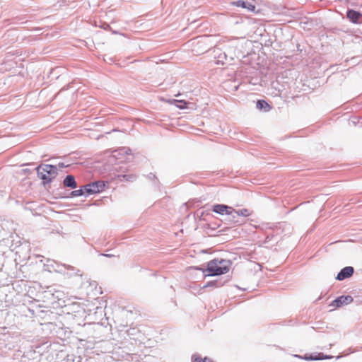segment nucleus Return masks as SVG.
<instances>
[{"label": "nucleus", "mask_w": 362, "mask_h": 362, "mask_svg": "<svg viewBox=\"0 0 362 362\" xmlns=\"http://www.w3.org/2000/svg\"><path fill=\"white\" fill-rule=\"evenodd\" d=\"M231 264L232 262L230 260L222 258H215L208 262L207 268L203 270V272H209L208 274H205V276L224 274L229 271Z\"/></svg>", "instance_id": "1"}, {"label": "nucleus", "mask_w": 362, "mask_h": 362, "mask_svg": "<svg viewBox=\"0 0 362 362\" xmlns=\"http://www.w3.org/2000/svg\"><path fill=\"white\" fill-rule=\"evenodd\" d=\"M37 177L42 180L44 185L50 183L57 175V166L49 164H41L36 168Z\"/></svg>", "instance_id": "2"}, {"label": "nucleus", "mask_w": 362, "mask_h": 362, "mask_svg": "<svg viewBox=\"0 0 362 362\" xmlns=\"http://www.w3.org/2000/svg\"><path fill=\"white\" fill-rule=\"evenodd\" d=\"M107 185H108V182L102 180H97L85 185L86 197L103 192Z\"/></svg>", "instance_id": "3"}, {"label": "nucleus", "mask_w": 362, "mask_h": 362, "mask_svg": "<svg viewBox=\"0 0 362 362\" xmlns=\"http://www.w3.org/2000/svg\"><path fill=\"white\" fill-rule=\"evenodd\" d=\"M212 211L219 215L227 216L226 221L231 223L233 207L223 204H216L212 206Z\"/></svg>", "instance_id": "4"}, {"label": "nucleus", "mask_w": 362, "mask_h": 362, "mask_svg": "<svg viewBox=\"0 0 362 362\" xmlns=\"http://www.w3.org/2000/svg\"><path fill=\"white\" fill-rule=\"evenodd\" d=\"M214 57L217 59L216 64H224L227 62L231 63L233 60V57L228 56V54L225 52H222L218 48H215L214 50Z\"/></svg>", "instance_id": "5"}, {"label": "nucleus", "mask_w": 362, "mask_h": 362, "mask_svg": "<svg viewBox=\"0 0 362 362\" xmlns=\"http://www.w3.org/2000/svg\"><path fill=\"white\" fill-rule=\"evenodd\" d=\"M354 298L351 296H341L336 298L330 304L331 306L339 308L342 305H346L352 303Z\"/></svg>", "instance_id": "6"}, {"label": "nucleus", "mask_w": 362, "mask_h": 362, "mask_svg": "<svg viewBox=\"0 0 362 362\" xmlns=\"http://www.w3.org/2000/svg\"><path fill=\"white\" fill-rule=\"evenodd\" d=\"M354 272V269L353 267L347 266L344 267L340 270V272L338 273L336 279L338 281H342L346 279H348L351 277Z\"/></svg>", "instance_id": "7"}, {"label": "nucleus", "mask_w": 362, "mask_h": 362, "mask_svg": "<svg viewBox=\"0 0 362 362\" xmlns=\"http://www.w3.org/2000/svg\"><path fill=\"white\" fill-rule=\"evenodd\" d=\"M250 214H251V213L247 209H242L236 210L233 208L231 223H239L240 221L237 219V218L238 216L247 217V216H250Z\"/></svg>", "instance_id": "8"}, {"label": "nucleus", "mask_w": 362, "mask_h": 362, "mask_svg": "<svg viewBox=\"0 0 362 362\" xmlns=\"http://www.w3.org/2000/svg\"><path fill=\"white\" fill-rule=\"evenodd\" d=\"M230 4L233 6H235L237 7H242L243 8H245L251 12H255L256 8L255 6L252 3L245 0H237L232 1Z\"/></svg>", "instance_id": "9"}, {"label": "nucleus", "mask_w": 362, "mask_h": 362, "mask_svg": "<svg viewBox=\"0 0 362 362\" xmlns=\"http://www.w3.org/2000/svg\"><path fill=\"white\" fill-rule=\"evenodd\" d=\"M296 357L300 358V356L296 355ZM333 356L329 355H325L323 353H318L317 354H305L301 358H303L306 361H317V360H323V359H330Z\"/></svg>", "instance_id": "10"}, {"label": "nucleus", "mask_w": 362, "mask_h": 362, "mask_svg": "<svg viewBox=\"0 0 362 362\" xmlns=\"http://www.w3.org/2000/svg\"><path fill=\"white\" fill-rule=\"evenodd\" d=\"M362 14L354 9H349L346 12L347 18L353 23H358Z\"/></svg>", "instance_id": "11"}, {"label": "nucleus", "mask_w": 362, "mask_h": 362, "mask_svg": "<svg viewBox=\"0 0 362 362\" xmlns=\"http://www.w3.org/2000/svg\"><path fill=\"white\" fill-rule=\"evenodd\" d=\"M48 290L45 291V293L50 294L52 296V299L55 301L56 300L59 301L62 300L64 297V292L58 290H55L52 287H48Z\"/></svg>", "instance_id": "12"}, {"label": "nucleus", "mask_w": 362, "mask_h": 362, "mask_svg": "<svg viewBox=\"0 0 362 362\" xmlns=\"http://www.w3.org/2000/svg\"><path fill=\"white\" fill-rule=\"evenodd\" d=\"M63 185L65 187L76 189L77 187V183L75 180V177L72 175H66L63 180Z\"/></svg>", "instance_id": "13"}, {"label": "nucleus", "mask_w": 362, "mask_h": 362, "mask_svg": "<svg viewBox=\"0 0 362 362\" xmlns=\"http://www.w3.org/2000/svg\"><path fill=\"white\" fill-rule=\"evenodd\" d=\"M256 107L264 112H267L272 109V106L264 100H258L256 103Z\"/></svg>", "instance_id": "14"}, {"label": "nucleus", "mask_w": 362, "mask_h": 362, "mask_svg": "<svg viewBox=\"0 0 362 362\" xmlns=\"http://www.w3.org/2000/svg\"><path fill=\"white\" fill-rule=\"evenodd\" d=\"M226 281H223L222 279H217L216 280L207 282L203 286V288H209V287L219 288V287L223 286L226 284Z\"/></svg>", "instance_id": "15"}, {"label": "nucleus", "mask_w": 362, "mask_h": 362, "mask_svg": "<svg viewBox=\"0 0 362 362\" xmlns=\"http://www.w3.org/2000/svg\"><path fill=\"white\" fill-rule=\"evenodd\" d=\"M131 152L130 148L123 147L115 151L114 157L117 159H121L120 156L129 155Z\"/></svg>", "instance_id": "16"}, {"label": "nucleus", "mask_w": 362, "mask_h": 362, "mask_svg": "<svg viewBox=\"0 0 362 362\" xmlns=\"http://www.w3.org/2000/svg\"><path fill=\"white\" fill-rule=\"evenodd\" d=\"M127 334L129 337L130 339H137L138 335H141V332L138 328L131 327L127 330Z\"/></svg>", "instance_id": "17"}, {"label": "nucleus", "mask_w": 362, "mask_h": 362, "mask_svg": "<svg viewBox=\"0 0 362 362\" xmlns=\"http://www.w3.org/2000/svg\"><path fill=\"white\" fill-rule=\"evenodd\" d=\"M119 180H125L127 182H134L136 179V176L134 174H122L118 175Z\"/></svg>", "instance_id": "18"}, {"label": "nucleus", "mask_w": 362, "mask_h": 362, "mask_svg": "<svg viewBox=\"0 0 362 362\" xmlns=\"http://www.w3.org/2000/svg\"><path fill=\"white\" fill-rule=\"evenodd\" d=\"M81 196H85L86 197V192L84 189V185L81 187L80 189H76L72 191L70 194L69 197H81Z\"/></svg>", "instance_id": "19"}, {"label": "nucleus", "mask_w": 362, "mask_h": 362, "mask_svg": "<svg viewBox=\"0 0 362 362\" xmlns=\"http://www.w3.org/2000/svg\"><path fill=\"white\" fill-rule=\"evenodd\" d=\"M192 362H212V361L208 357H204V358H202V357L197 355H193L192 356Z\"/></svg>", "instance_id": "20"}, {"label": "nucleus", "mask_w": 362, "mask_h": 362, "mask_svg": "<svg viewBox=\"0 0 362 362\" xmlns=\"http://www.w3.org/2000/svg\"><path fill=\"white\" fill-rule=\"evenodd\" d=\"M177 107L183 110L187 107V103L184 100H173Z\"/></svg>", "instance_id": "21"}, {"label": "nucleus", "mask_w": 362, "mask_h": 362, "mask_svg": "<svg viewBox=\"0 0 362 362\" xmlns=\"http://www.w3.org/2000/svg\"><path fill=\"white\" fill-rule=\"evenodd\" d=\"M55 166H57V171H58L64 168H66V167L69 166V165H65L64 163H59Z\"/></svg>", "instance_id": "22"}, {"label": "nucleus", "mask_w": 362, "mask_h": 362, "mask_svg": "<svg viewBox=\"0 0 362 362\" xmlns=\"http://www.w3.org/2000/svg\"><path fill=\"white\" fill-rule=\"evenodd\" d=\"M148 178L149 180H155V179H156V175H155L153 173H149V174L148 175Z\"/></svg>", "instance_id": "23"}, {"label": "nucleus", "mask_w": 362, "mask_h": 362, "mask_svg": "<svg viewBox=\"0 0 362 362\" xmlns=\"http://www.w3.org/2000/svg\"><path fill=\"white\" fill-rule=\"evenodd\" d=\"M63 266L64 267L67 268V269H69V270L75 271V268L74 267H72V266L66 265V264H64Z\"/></svg>", "instance_id": "24"}, {"label": "nucleus", "mask_w": 362, "mask_h": 362, "mask_svg": "<svg viewBox=\"0 0 362 362\" xmlns=\"http://www.w3.org/2000/svg\"><path fill=\"white\" fill-rule=\"evenodd\" d=\"M102 255L107 257H112L115 256L114 255H111V254H103Z\"/></svg>", "instance_id": "25"}, {"label": "nucleus", "mask_w": 362, "mask_h": 362, "mask_svg": "<svg viewBox=\"0 0 362 362\" xmlns=\"http://www.w3.org/2000/svg\"><path fill=\"white\" fill-rule=\"evenodd\" d=\"M335 1H341V0H334Z\"/></svg>", "instance_id": "26"}]
</instances>
